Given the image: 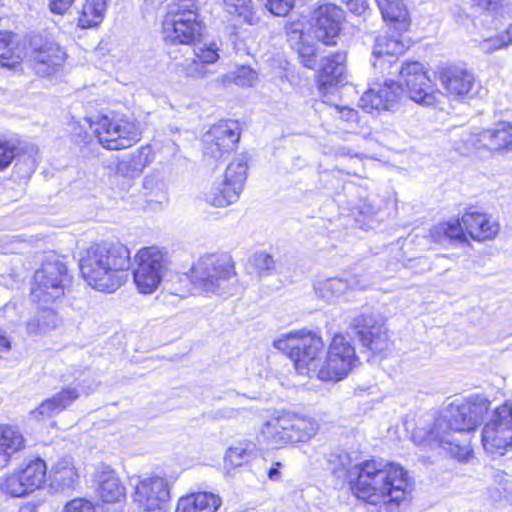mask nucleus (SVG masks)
<instances>
[{
    "label": "nucleus",
    "instance_id": "1",
    "mask_svg": "<svg viewBox=\"0 0 512 512\" xmlns=\"http://www.w3.org/2000/svg\"><path fill=\"white\" fill-rule=\"evenodd\" d=\"M330 469L336 475L347 472L355 495L373 505L400 503L411 485L408 472L400 465L384 460H368L353 467L347 453L331 454Z\"/></svg>",
    "mask_w": 512,
    "mask_h": 512
},
{
    "label": "nucleus",
    "instance_id": "2",
    "mask_svg": "<svg viewBox=\"0 0 512 512\" xmlns=\"http://www.w3.org/2000/svg\"><path fill=\"white\" fill-rule=\"evenodd\" d=\"M489 405L490 402L480 395L456 400L441 412L423 436L422 431L417 430L413 438L421 437L420 443L440 447L452 457L464 460L471 452L469 434L480 425Z\"/></svg>",
    "mask_w": 512,
    "mask_h": 512
},
{
    "label": "nucleus",
    "instance_id": "3",
    "mask_svg": "<svg viewBox=\"0 0 512 512\" xmlns=\"http://www.w3.org/2000/svg\"><path fill=\"white\" fill-rule=\"evenodd\" d=\"M79 266L89 286L112 293L122 284L121 272L130 267V251L121 243H97L81 256Z\"/></svg>",
    "mask_w": 512,
    "mask_h": 512
},
{
    "label": "nucleus",
    "instance_id": "4",
    "mask_svg": "<svg viewBox=\"0 0 512 512\" xmlns=\"http://www.w3.org/2000/svg\"><path fill=\"white\" fill-rule=\"evenodd\" d=\"M189 279L193 288L205 295L230 296L237 290L234 265L225 254L200 256L190 269Z\"/></svg>",
    "mask_w": 512,
    "mask_h": 512
},
{
    "label": "nucleus",
    "instance_id": "5",
    "mask_svg": "<svg viewBox=\"0 0 512 512\" xmlns=\"http://www.w3.org/2000/svg\"><path fill=\"white\" fill-rule=\"evenodd\" d=\"M274 346L288 354L298 373L320 379L324 343L317 333L308 330L289 332L276 339Z\"/></svg>",
    "mask_w": 512,
    "mask_h": 512
},
{
    "label": "nucleus",
    "instance_id": "6",
    "mask_svg": "<svg viewBox=\"0 0 512 512\" xmlns=\"http://www.w3.org/2000/svg\"><path fill=\"white\" fill-rule=\"evenodd\" d=\"M203 29L195 0H179L171 4L162 22L163 39L170 44H195Z\"/></svg>",
    "mask_w": 512,
    "mask_h": 512
},
{
    "label": "nucleus",
    "instance_id": "7",
    "mask_svg": "<svg viewBox=\"0 0 512 512\" xmlns=\"http://www.w3.org/2000/svg\"><path fill=\"white\" fill-rule=\"evenodd\" d=\"M319 424L310 417L281 412L268 419L261 427L259 441L273 447L305 442L316 435Z\"/></svg>",
    "mask_w": 512,
    "mask_h": 512
},
{
    "label": "nucleus",
    "instance_id": "8",
    "mask_svg": "<svg viewBox=\"0 0 512 512\" xmlns=\"http://www.w3.org/2000/svg\"><path fill=\"white\" fill-rule=\"evenodd\" d=\"M98 142L108 150L127 149L141 139L139 124L117 114H103L85 118Z\"/></svg>",
    "mask_w": 512,
    "mask_h": 512
},
{
    "label": "nucleus",
    "instance_id": "9",
    "mask_svg": "<svg viewBox=\"0 0 512 512\" xmlns=\"http://www.w3.org/2000/svg\"><path fill=\"white\" fill-rule=\"evenodd\" d=\"M71 281L72 277L64 262L59 259L46 260L34 273L31 299L37 304H53L64 296Z\"/></svg>",
    "mask_w": 512,
    "mask_h": 512
},
{
    "label": "nucleus",
    "instance_id": "10",
    "mask_svg": "<svg viewBox=\"0 0 512 512\" xmlns=\"http://www.w3.org/2000/svg\"><path fill=\"white\" fill-rule=\"evenodd\" d=\"M137 267L133 271V280L141 294H152L160 286L169 269L167 252L150 246L140 249L136 256Z\"/></svg>",
    "mask_w": 512,
    "mask_h": 512
},
{
    "label": "nucleus",
    "instance_id": "11",
    "mask_svg": "<svg viewBox=\"0 0 512 512\" xmlns=\"http://www.w3.org/2000/svg\"><path fill=\"white\" fill-rule=\"evenodd\" d=\"M481 440L490 454L504 455L512 448V403L505 402L495 408L485 423Z\"/></svg>",
    "mask_w": 512,
    "mask_h": 512
},
{
    "label": "nucleus",
    "instance_id": "12",
    "mask_svg": "<svg viewBox=\"0 0 512 512\" xmlns=\"http://www.w3.org/2000/svg\"><path fill=\"white\" fill-rule=\"evenodd\" d=\"M357 362L355 348L345 336L337 334L328 348L327 356L320 370V380L339 381L348 375Z\"/></svg>",
    "mask_w": 512,
    "mask_h": 512
},
{
    "label": "nucleus",
    "instance_id": "13",
    "mask_svg": "<svg viewBox=\"0 0 512 512\" xmlns=\"http://www.w3.org/2000/svg\"><path fill=\"white\" fill-rule=\"evenodd\" d=\"M350 328L362 345L374 354H381L392 345L383 321L373 314L362 313L355 316L350 322Z\"/></svg>",
    "mask_w": 512,
    "mask_h": 512
},
{
    "label": "nucleus",
    "instance_id": "14",
    "mask_svg": "<svg viewBox=\"0 0 512 512\" xmlns=\"http://www.w3.org/2000/svg\"><path fill=\"white\" fill-rule=\"evenodd\" d=\"M439 82L451 101L464 102L475 95V76L464 67L451 65L442 68L439 71Z\"/></svg>",
    "mask_w": 512,
    "mask_h": 512
},
{
    "label": "nucleus",
    "instance_id": "15",
    "mask_svg": "<svg viewBox=\"0 0 512 512\" xmlns=\"http://www.w3.org/2000/svg\"><path fill=\"white\" fill-rule=\"evenodd\" d=\"M401 78L411 100L423 105H433L436 101L434 85L420 62H407L401 67Z\"/></svg>",
    "mask_w": 512,
    "mask_h": 512
},
{
    "label": "nucleus",
    "instance_id": "16",
    "mask_svg": "<svg viewBox=\"0 0 512 512\" xmlns=\"http://www.w3.org/2000/svg\"><path fill=\"white\" fill-rule=\"evenodd\" d=\"M133 500L145 511L161 509L170 500V485L167 479L158 475L140 478L135 485Z\"/></svg>",
    "mask_w": 512,
    "mask_h": 512
},
{
    "label": "nucleus",
    "instance_id": "17",
    "mask_svg": "<svg viewBox=\"0 0 512 512\" xmlns=\"http://www.w3.org/2000/svg\"><path fill=\"white\" fill-rule=\"evenodd\" d=\"M343 18V10L335 4L320 5L311 17V31L314 37L327 46L335 45Z\"/></svg>",
    "mask_w": 512,
    "mask_h": 512
},
{
    "label": "nucleus",
    "instance_id": "18",
    "mask_svg": "<svg viewBox=\"0 0 512 512\" xmlns=\"http://www.w3.org/2000/svg\"><path fill=\"white\" fill-rule=\"evenodd\" d=\"M240 138L237 121L224 120L213 125L205 135V154L213 158H221L224 153L234 149Z\"/></svg>",
    "mask_w": 512,
    "mask_h": 512
},
{
    "label": "nucleus",
    "instance_id": "19",
    "mask_svg": "<svg viewBox=\"0 0 512 512\" xmlns=\"http://www.w3.org/2000/svg\"><path fill=\"white\" fill-rule=\"evenodd\" d=\"M402 88L392 80L385 81L383 85L370 87L360 98V106L367 112L394 110L398 105V100Z\"/></svg>",
    "mask_w": 512,
    "mask_h": 512
},
{
    "label": "nucleus",
    "instance_id": "20",
    "mask_svg": "<svg viewBox=\"0 0 512 512\" xmlns=\"http://www.w3.org/2000/svg\"><path fill=\"white\" fill-rule=\"evenodd\" d=\"M406 45L397 37L382 35L376 38L372 51V65L382 72L391 68L400 55L404 53Z\"/></svg>",
    "mask_w": 512,
    "mask_h": 512
},
{
    "label": "nucleus",
    "instance_id": "21",
    "mask_svg": "<svg viewBox=\"0 0 512 512\" xmlns=\"http://www.w3.org/2000/svg\"><path fill=\"white\" fill-rule=\"evenodd\" d=\"M65 60V52L53 42H46L40 48H35L31 54V63L35 72L40 76H49L57 70Z\"/></svg>",
    "mask_w": 512,
    "mask_h": 512
},
{
    "label": "nucleus",
    "instance_id": "22",
    "mask_svg": "<svg viewBox=\"0 0 512 512\" xmlns=\"http://www.w3.org/2000/svg\"><path fill=\"white\" fill-rule=\"evenodd\" d=\"M368 285L367 280L360 279L357 276L349 279L333 277L315 282L314 290L318 297L325 301H332L334 298L343 295L348 289H366Z\"/></svg>",
    "mask_w": 512,
    "mask_h": 512
},
{
    "label": "nucleus",
    "instance_id": "23",
    "mask_svg": "<svg viewBox=\"0 0 512 512\" xmlns=\"http://www.w3.org/2000/svg\"><path fill=\"white\" fill-rule=\"evenodd\" d=\"M461 224L470 237L477 241L492 239L499 232V224L484 213L467 212L462 216Z\"/></svg>",
    "mask_w": 512,
    "mask_h": 512
},
{
    "label": "nucleus",
    "instance_id": "24",
    "mask_svg": "<svg viewBox=\"0 0 512 512\" xmlns=\"http://www.w3.org/2000/svg\"><path fill=\"white\" fill-rule=\"evenodd\" d=\"M78 397L79 393L76 388H64L51 398L44 400L35 410L31 411L30 414L38 421L51 418L66 409Z\"/></svg>",
    "mask_w": 512,
    "mask_h": 512
},
{
    "label": "nucleus",
    "instance_id": "25",
    "mask_svg": "<svg viewBox=\"0 0 512 512\" xmlns=\"http://www.w3.org/2000/svg\"><path fill=\"white\" fill-rule=\"evenodd\" d=\"M221 504L222 500L217 494L193 492L179 498L175 512H217Z\"/></svg>",
    "mask_w": 512,
    "mask_h": 512
},
{
    "label": "nucleus",
    "instance_id": "26",
    "mask_svg": "<svg viewBox=\"0 0 512 512\" xmlns=\"http://www.w3.org/2000/svg\"><path fill=\"white\" fill-rule=\"evenodd\" d=\"M50 486L57 491L74 489L79 481V474L74 462L69 457L59 459L48 474Z\"/></svg>",
    "mask_w": 512,
    "mask_h": 512
},
{
    "label": "nucleus",
    "instance_id": "27",
    "mask_svg": "<svg viewBox=\"0 0 512 512\" xmlns=\"http://www.w3.org/2000/svg\"><path fill=\"white\" fill-rule=\"evenodd\" d=\"M97 482L96 492L104 503H119L125 499V487L114 471L104 468L98 472Z\"/></svg>",
    "mask_w": 512,
    "mask_h": 512
},
{
    "label": "nucleus",
    "instance_id": "28",
    "mask_svg": "<svg viewBox=\"0 0 512 512\" xmlns=\"http://www.w3.org/2000/svg\"><path fill=\"white\" fill-rule=\"evenodd\" d=\"M483 149L500 152L512 149V124L506 121L482 130Z\"/></svg>",
    "mask_w": 512,
    "mask_h": 512
},
{
    "label": "nucleus",
    "instance_id": "29",
    "mask_svg": "<svg viewBox=\"0 0 512 512\" xmlns=\"http://www.w3.org/2000/svg\"><path fill=\"white\" fill-rule=\"evenodd\" d=\"M345 62L344 52H336L323 58L318 74L319 83L326 87L341 83L346 69Z\"/></svg>",
    "mask_w": 512,
    "mask_h": 512
},
{
    "label": "nucleus",
    "instance_id": "30",
    "mask_svg": "<svg viewBox=\"0 0 512 512\" xmlns=\"http://www.w3.org/2000/svg\"><path fill=\"white\" fill-rule=\"evenodd\" d=\"M152 161L151 148L142 146L124 156L116 165V172L125 178L138 177Z\"/></svg>",
    "mask_w": 512,
    "mask_h": 512
},
{
    "label": "nucleus",
    "instance_id": "31",
    "mask_svg": "<svg viewBox=\"0 0 512 512\" xmlns=\"http://www.w3.org/2000/svg\"><path fill=\"white\" fill-rule=\"evenodd\" d=\"M429 237L433 242L441 245L467 242L464 228L458 220L435 225L430 229Z\"/></svg>",
    "mask_w": 512,
    "mask_h": 512
},
{
    "label": "nucleus",
    "instance_id": "32",
    "mask_svg": "<svg viewBox=\"0 0 512 512\" xmlns=\"http://www.w3.org/2000/svg\"><path fill=\"white\" fill-rule=\"evenodd\" d=\"M242 190L229 185L227 181L214 183L204 193V200L215 207H225L238 201Z\"/></svg>",
    "mask_w": 512,
    "mask_h": 512
},
{
    "label": "nucleus",
    "instance_id": "33",
    "mask_svg": "<svg viewBox=\"0 0 512 512\" xmlns=\"http://www.w3.org/2000/svg\"><path fill=\"white\" fill-rule=\"evenodd\" d=\"M23 447L24 437L16 428L0 426V468L6 466L11 456Z\"/></svg>",
    "mask_w": 512,
    "mask_h": 512
},
{
    "label": "nucleus",
    "instance_id": "34",
    "mask_svg": "<svg viewBox=\"0 0 512 512\" xmlns=\"http://www.w3.org/2000/svg\"><path fill=\"white\" fill-rule=\"evenodd\" d=\"M451 138L453 148L461 155H470L483 149L482 131L454 129Z\"/></svg>",
    "mask_w": 512,
    "mask_h": 512
},
{
    "label": "nucleus",
    "instance_id": "35",
    "mask_svg": "<svg viewBox=\"0 0 512 512\" xmlns=\"http://www.w3.org/2000/svg\"><path fill=\"white\" fill-rule=\"evenodd\" d=\"M108 0H85L78 16V26L82 29L98 26L105 17Z\"/></svg>",
    "mask_w": 512,
    "mask_h": 512
},
{
    "label": "nucleus",
    "instance_id": "36",
    "mask_svg": "<svg viewBox=\"0 0 512 512\" xmlns=\"http://www.w3.org/2000/svg\"><path fill=\"white\" fill-rule=\"evenodd\" d=\"M475 41L477 47L486 55L504 49L512 44V24H508L503 29L495 27V34L487 33L481 40Z\"/></svg>",
    "mask_w": 512,
    "mask_h": 512
},
{
    "label": "nucleus",
    "instance_id": "37",
    "mask_svg": "<svg viewBox=\"0 0 512 512\" xmlns=\"http://www.w3.org/2000/svg\"><path fill=\"white\" fill-rule=\"evenodd\" d=\"M57 324L56 312L49 305L38 304L37 313L27 322V331L31 335H38L55 328Z\"/></svg>",
    "mask_w": 512,
    "mask_h": 512
},
{
    "label": "nucleus",
    "instance_id": "38",
    "mask_svg": "<svg viewBox=\"0 0 512 512\" xmlns=\"http://www.w3.org/2000/svg\"><path fill=\"white\" fill-rule=\"evenodd\" d=\"M143 190L146 202L153 210L161 209L168 202L165 185L156 175H147L143 179Z\"/></svg>",
    "mask_w": 512,
    "mask_h": 512
},
{
    "label": "nucleus",
    "instance_id": "39",
    "mask_svg": "<svg viewBox=\"0 0 512 512\" xmlns=\"http://www.w3.org/2000/svg\"><path fill=\"white\" fill-rule=\"evenodd\" d=\"M32 492L40 489L47 480V465L40 458L28 462L23 468L19 469Z\"/></svg>",
    "mask_w": 512,
    "mask_h": 512
},
{
    "label": "nucleus",
    "instance_id": "40",
    "mask_svg": "<svg viewBox=\"0 0 512 512\" xmlns=\"http://www.w3.org/2000/svg\"><path fill=\"white\" fill-rule=\"evenodd\" d=\"M256 453V445L251 441H240L229 447L225 462L231 467H239L249 462Z\"/></svg>",
    "mask_w": 512,
    "mask_h": 512
},
{
    "label": "nucleus",
    "instance_id": "41",
    "mask_svg": "<svg viewBox=\"0 0 512 512\" xmlns=\"http://www.w3.org/2000/svg\"><path fill=\"white\" fill-rule=\"evenodd\" d=\"M0 491L11 497H25L32 493L20 470L0 477Z\"/></svg>",
    "mask_w": 512,
    "mask_h": 512
},
{
    "label": "nucleus",
    "instance_id": "42",
    "mask_svg": "<svg viewBox=\"0 0 512 512\" xmlns=\"http://www.w3.org/2000/svg\"><path fill=\"white\" fill-rule=\"evenodd\" d=\"M225 10L232 16L238 17L243 23L253 25L258 18L254 12L251 0H222Z\"/></svg>",
    "mask_w": 512,
    "mask_h": 512
},
{
    "label": "nucleus",
    "instance_id": "43",
    "mask_svg": "<svg viewBox=\"0 0 512 512\" xmlns=\"http://www.w3.org/2000/svg\"><path fill=\"white\" fill-rule=\"evenodd\" d=\"M248 164L245 156L235 158L225 171L224 180L243 191L247 178Z\"/></svg>",
    "mask_w": 512,
    "mask_h": 512
},
{
    "label": "nucleus",
    "instance_id": "44",
    "mask_svg": "<svg viewBox=\"0 0 512 512\" xmlns=\"http://www.w3.org/2000/svg\"><path fill=\"white\" fill-rule=\"evenodd\" d=\"M257 80V73L248 66L238 67L228 74L222 75L219 82L223 85L234 83L240 87L253 86Z\"/></svg>",
    "mask_w": 512,
    "mask_h": 512
},
{
    "label": "nucleus",
    "instance_id": "45",
    "mask_svg": "<svg viewBox=\"0 0 512 512\" xmlns=\"http://www.w3.org/2000/svg\"><path fill=\"white\" fill-rule=\"evenodd\" d=\"M384 21L399 22L406 18L407 10L403 0H375Z\"/></svg>",
    "mask_w": 512,
    "mask_h": 512
},
{
    "label": "nucleus",
    "instance_id": "46",
    "mask_svg": "<svg viewBox=\"0 0 512 512\" xmlns=\"http://www.w3.org/2000/svg\"><path fill=\"white\" fill-rule=\"evenodd\" d=\"M10 33H0V66L14 68L20 63V56L14 51Z\"/></svg>",
    "mask_w": 512,
    "mask_h": 512
},
{
    "label": "nucleus",
    "instance_id": "47",
    "mask_svg": "<svg viewBox=\"0 0 512 512\" xmlns=\"http://www.w3.org/2000/svg\"><path fill=\"white\" fill-rule=\"evenodd\" d=\"M178 67L181 74H183L185 77L193 79H203L211 73L207 66H205L196 58L185 59L178 65Z\"/></svg>",
    "mask_w": 512,
    "mask_h": 512
},
{
    "label": "nucleus",
    "instance_id": "48",
    "mask_svg": "<svg viewBox=\"0 0 512 512\" xmlns=\"http://www.w3.org/2000/svg\"><path fill=\"white\" fill-rule=\"evenodd\" d=\"M219 47L216 42H209L195 45L194 56L197 60L207 64H213L219 59Z\"/></svg>",
    "mask_w": 512,
    "mask_h": 512
},
{
    "label": "nucleus",
    "instance_id": "49",
    "mask_svg": "<svg viewBox=\"0 0 512 512\" xmlns=\"http://www.w3.org/2000/svg\"><path fill=\"white\" fill-rule=\"evenodd\" d=\"M300 40L297 48L299 59L305 67L313 69L317 63L316 48L313 44L305 43L302 34Z\"/></svg>",
    "mask_w": 512,
    "mask_h": 512
},
{
    "label": "nucleus",
    "instance_id": "50",
    "mask_svg": "<svg viewBox=\"0 0 512 512\" xmlns=\"http://www.w3.org/2000/svg\"><path fill=\"white\" fill-rule=\"evenodd\" d=\"M275 16H286L294 5V0H259Z\"/></svg>",
    "mask_w": 512,
    "mask_h": 512
},
{
    "label": "nucleus",
    "instance_id": "51",
    "mask_svg": "<svg viewBox=\"0 0 512 512\" xmlns=\"http://www.w3.org/2000/svg\"><path fill=\"white\" fill-rule=\"evenodd\" d=\"M16 155V146L0 137V170L7 168Z\"/></svg>",
    "mask_w": 512,
    "mask_h": 512
},
{
    "label": "nucleus",
    "instance_id": "52",
    "mask_svg": "<svg viewBox=\"0 0 512 512\" xmlns=\"http://www.w3.org/2000/svg\"><path fill=\"white\" fill-rule=\"evenodd\" d=\"M63 512H96V509L91 501L75 498L65 505Z\"/></svg>",
    "mask_w": 512,
    "mask_h": 512
},
{
    "label": "nucleus",
    "instance_id": "53",
    "mask_svg": "<svg viewBox=\"0 0 512 512\" xmlns=\"http://www.w3.org/2000/svg\"><path fill=\"white\" fill-rule=\"evenodd\" d=\"M253 264L259 271H269L274 267V260L271 255L259 252L253 256Z\"/></svg>",
    "mask_w": 512,
    "mask_h": 512
},
{
    "label": "nucleus",
    "instance_id": "54",
    "mask_svg": "<svg viewBox=\"0 0 512 512\" xmlns=\"http://www.w3.org/2000/svg\"><path fill=\"white\" fill-rule=\"evenodd\" d=\"M337 115L346 122H357L358 112L357 110L347 106H335Z\"/></svg>",
    "mask_w": 512,
    "mask_h": 512
},
{
    "label": "nucleus",
    "instance_id": "55",
    "mask_svg": "<svg viewBox=\"0 0 512 512\" xmlns=\"http://www.w3.org/2000/svg\"><path fill=\"white\" fill-rule=\"evenodd\" d=\"M348 9L355 15L361 16L368 9L367 0H344Z\"/></svg>",
    "mask_w": 512,
    "mask_h": 512
},
{
    "label": "nucleus",
    "instance_id": "56",
    "mask_svg": "<svg viewBox=\"0 0 512 512\" xmlns=\"http://www.w3.org/2000/svg\"><path fill=\"white\" fill-rule=\"evenodd\" d=\"M75 0H51L49 7L52 13L62 15L74 3Z\"/></svg>",
    "mask_w": 512,
    "mask_h": 512
},
{
    "label": "nucleus",
    "instance_id": "57",
    "mask_svg": "<svg viewBox=\"0 0 512 512\" xmlns=\"http://www.w3.org/2000/svg\"><path fill=\"white\" fill-rule=\"evenodd\" d=\"M472 7L481 11H494L497 9L500 0H470Z\"/></svg>",
    "mask_w": 512,
    "mask_h": 512
},
{
    "label": "nucleus",
    "instance_id": "58",
    "mask_svg": "<svg viewBox=\"0 0 512 512\" xmlns=\"http://www.w3.org/2000/svg\"><path fill=\"white\" fill-rule=\"evenodd\" d=\"M493 478L494 481L498 483L504 491L510 490L511 479L506 473L502 471H495L493 473Z\"/></svg>",
    "mask_w": 512,
    "mask_h": 512
},
{
    "label": "nucleus",
    "instance_id": "59",
    "mask_svg": "<svg viewBox=\"0 0 512 512\" xmlns=\"http://www.w3.org/2000/svg\"><path fill=\"white\" fill-rule=\"evenodd\" d=\"M359 215H362L364 218H371L376 214V208L375 206L368 202L367 200L363 201L358 207H357Z\"/></svg>",
    "mask_w": 512,
    "mask_h": 512
},
{
    "label": "nucleus",
    "instance_id": "60",
    "mask_svg": "<svg viewBox=\"0 0 512 512\" xmlns=\"http://www.w3.org/2000/svg\"><path fill=\"white\" fill-rule=\"evenodd\" d=\"M282 464L280 462H274L272 466L268 470V477L272 481H277L280 479L281 473L280 468Z\"/></svg>",
    "mask_w": 512,
    "mask_h": 512
},
{
    "label": "nucleus",
    "instance_id": "61",
    "mask_svg": "<svg viewBox=\"0 0 512 512\" xmlns=\"http://www.w3.org/2000/svg\"><path fill=\"white\" fill-rule=\"evenodd\" d=\"M336 154L339 156H349V157H359L360 156V154L358 152H354L350 148L344 147V146L339 147Z\"/></svg>",
    "mask_w": 512,
    "mask_h": 512
},
{
    "label": "nucleus",
    "instance_id": "62",
    "mask_svg": "<svg viewBox=\"0 0 512 512\" xmlns=\"http://www.w3.org/2000/svg\"><path fill=\"white\" fill-rule=\"evenodd\" d=\"M19 512H36V505L31 503H26L20 507Z\"/></svg>",
    "mask_w": 512,
    "mask_h": 512
},
{
    "label": "nucleus",
    "instance_id": "63",
    "mask_svg": "<svg viewBox=\"0 0 512 512\" xmlns=\"http://www.w3.org/2000/svg\"><path fill=\"white\" fill-rule=\"evenodd\" d=\"M172 294H174V295H178V296H180L181 298H184V297H186V296H187L188 291H181V290H177V289H175V290L172 292Z\"/></svg>",
    "mask_w": 512,
    "mask_h": 512
},
{
    "label": "nucleus",
    "instance_id": "64",
    "mask_svg": "<svg viewBox=\"0 0 512 512\" xmlns=\"http://www.w3.org/2000/svg\"><path fill=\"white\" fill-rule=\"evenodd\" d=\"M236 512H257V510L255 508H245Z\"/></svg>",
    "mask_w": 512,
    "mask_h": 512
}]
</instances>
